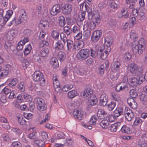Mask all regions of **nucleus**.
Listing matches in <instances>:
<instances>
[{
    "mask_svg": "<svg viewBox=\"0 0 147 147\" xmlns=\"http://www.w3.org/2000/svg\"><path fill=\"white\" fill-rule=\"evenodd\" d=\"M127 88V86L124 83L117 85L115 88V90L117 92L123 91Z\"/></svg>",
    "mask_w": 147,
    "mask_h": 147,
    "instance_id": "24",
    "label": "nucleus"
},
{
    "mask_svg": "<svg viewBox=\"0 0 147 147\" xmlns=\"http://www.w3.org/2000/svg\"><path fill=\"white\" fill-rule=\"evenodd\" d=\"M35 144L39 147H43L45 146V142L44 140H37L34 142Z\"/></svg>",
    "mask_w": 147,
    "mask_h": 147,
    "instance_id": "37",
    "label": "nucleus"
},
{
    "mask_svg": "<svg viewBox=\"0 0 147 147\" xmlns=\"http://www.w3.org/2000/svg\"><path fill=\"white\" fill-rule=\"evenodd\" d=\"M34 102L37 105V109L40 111H43L47 109V105L43 99L40 98H35L34 100Z\"/></svg>",
    "mask_w": 147,
    "mask_h": 147,
    "instance_id": "4",
    "label": "nucleus"
},
{
    "mask_svg": "<svg viewBox=\"0 0 147 147\" xmlns=\"http://www.w3.org/2000/svg\"><path fill=\"white\" fill-rule=\"evenodd\" d=\"M49 45V43L48 42L42 40L39 43V47H42L45 46H48Z\"/></svg>",
    "mask_w": 147,
    "mask_h": 147,
    "instance_id": "59",
    "label": "nucleus"
},
{
    "mask_svg": "<svg viewBox=\"0 0 147 147\" xmlns=\"http://www.w3.org/2000/svg\"><path fill=\"white\" fill-rule=\"evenodd\" d=\"M33 78L35 82L40 81V85L44 86L45 85V80L44 76L39 71H35L33 75Z\"/></svg>",
    "mask_w": 147,
    "mask_h": 147,
    "instance_id": "5",
    "label": "nucleus"
},
{
    "mask_svg": "<svg viewBox=\"0 0 147 147\" xmlns=\"http://www.w3.org/2000/svg\"><path fill=\"white\" fill-rule=\"evenodd\" d=\"M130 96L131 98H135L138 96V93L136 90L134 89H132L129 92Z\"/></svg>",
    "mask_w": 147,
    "mask_h": 147,
    "instance_id": "42",
    "label": "nucleus"
},
{
    "mask_svg": "<svg viewBox=\"0 0 147 147\" xmlns=\"http://www.w3.org/2000/svg\"><path fill=\"white\" fill-rule=\"evenodd\" d=\"M92 90L90 88H88L86 89L84 92L81 93V95L84 97L90 98L93 97V95L92 94Z\"/></svg>",
    "mask_w": 147,
    "mask_h": 147,
    "instance_id": "15",
    "label": "nucleus"
},
{
    "mask_svg": "<svg viewBox=\"0 0 147 147\" xmlns=\"http://www.w3.org/2000/svg\"><path fill=\"white\" fill-rule=\"evenodd\" d=\"M118 16L119 18H127L129 16L127 14V9L125 8H123L118 14Z\"/></svg>",
    "mask_w": 147,
    "mask_h": 147,
    "instance_id": "19",
    "label": "nucleus"
},
{
    "mask_svg": "<svg viewBox=\"0 0 147 147\" xmlns=\"http://www.w3.org/2000/svg\"><path fill=\"white\" fill-rule=\"evenodd\" d=\"M88 19L89 20L92 18L94 19L95 22L99 24L100 22V16L98 12L95 11L92 12L91 9H90L88 11Z\"/></svg>",
    "mask_w": 147,
    "mask_h": 147,
    "instance_id": "6",
    "label": "nucleus"
},
{
    "mask_svg": "<svg viewBox=\"0 0 147 147\" xmlns=\"http://www.w3.org/2000/svg\"><path fill=\"white\" fill-rule=\"evenodd\" d=\"M142 120L139 117H136L135 120L133 123V125L134 126H136L139 124L142 123Z\"/></svg>",
    "mask_w": 147,
    "mask_h": 147,
    "instance_id": "45",
    "label": "nucleus"
},
{
    "mask_svg": "<svg viewBox=\"0 0 147 147\" xmlns=\"http://www.w3.org/2000/svg\"><path fill=\"white\" fill-rule=\"evenodd\" d=\"M135 42H134L132 44V50L134 53H138L139 55L143 53L144 50L138 45L134 44Z\"/></svg>",
    "mask_w": 147,
    "mask_h": 147,
    "instance_id": "12",
    "label": "nucleus"
},
{
    "mask_svg": "<svg viewBox=\"0 0 147 147\" xmlns=\"http://www.w3.org/2000/svg\"><path fill=\"white\" fill-rule=\"evenodd\" d=\"M23 97L24 98L27 100V101H31L32 100V98L30 95L28 94H25L24 95Z\"/></svg>",
    "mask_w": 147,
    "mask_h": 147,
    "instance_id": "64",
    "label": "nucleus"
},
{
    "mask_svg": "<svg viewBox=\"0 0 147 147\" xmlns=\"http://www.w3.org/2000/svg\"><path fill=\"white\" fill-rule=\"evenodd\" d=\"M4 47L9 52H10L11 51H13L11 43L9 41H6L5 42L4 44Z\"/></svg>",
    "mask_w": 147,
    "mask_h": 147,
    "instance_id": "26",
    "label": "nucleus"
},
{
    "mask_svg": "<svg viewBox=\"0 0 147 147\" xmlns=\"http://www.w3.org/2000/svg\"><path fill=\"white\" fill-rule=\"evenodd\" d=\"M98 119L97 116H93L92 117L90 120L89 121V123L90 125H95L96 124V122Z\"/></svg>",
    "mask_w": 147,
    "mask_h": 147,
    "instance_id": "39",
    "label": "nucleus"
},
{
    "mask_svg": "<svg viewBox=\"0 0 147 147\" xmlns=\"http://www.w3.org/2000/svg\"><path fill=\"white\" fill-rule=\"evenodd\" d=\"M146 41L143 38H140L138 41V45L144 50L145 48V45Z\"/></svg>",
    "mask_w": 147,
    "mask_h": 147,
    "instance_id": "27",
    "label": "nucleus"
},
{
    "mask_svg": "<svg viewBox=\"0 0 147 147\" xmlns=\"http://www.w3.org/2000/svg\"><path fill=\"white\" fill-rule=\"evenodd\" d=\"M90 52V51L87 49H82L78 52L77 57L80 61L84 60L88 57Z\"/></svg>",
    "mask_w": 147,
    "mask_h": 147,
    "instance_id": "7",
    "label": "nucleus"
},
{
    "mask_svg": "<svg viewBox=\"0 0 147 147\" xmlns=\"http://www.w3.org/2000/svg\"><path fill=\"white\" fill-rule=\"evenodd\" d=\"M116 106V103L111 102L108 105V108L109 110L111 111L113 110Z\"/></svg>",
    "mask_w": 147,
    "mask_h": 147,
    "instance_id": "49",
    "label": "nucleus"
},
{
    "mask_svg": "<svg viewBox=\"0 0 147 147\" xmlns=\"http://www.w3.org/2000/svg\"><path fill=\"white\" fill-rule=\"evenodd\" d=\"M127 102L128 104L132 108L135 109L137 108V103L133 98H128Z\"/></svg>",
    "mask_w": 147,
    "mask_h": 147,
    "instance_id": "21",
    "label": "nucleus"
},
{
    "mask_svg": "<svg viewBox=\"0 0 147 147\" xmlns=\"http://www.w3.org/2000/svg\"><path fill=\"white\" fill-rule=\"evenodd\" d=\"M121 130L122 132L125 133L127 134H129L131 133L129 128L125 125L123 126Z\"/></svg>",
    "mask_w": 147,
    "mask_h": 147,
    "instance_id": "38",
    "label": "nucleus"
},
{
    "mask_svg": "<svg viewBox=\"0 0 147 147\" xmlns=\"http://www.w3.org/2000/svg\"><path fill=\"white\" fill-rule=\"evenodd\" d=\"M137 18L140 20H143L145 16H144V13L142 12H140L139 13V14H138L137 16Z\"/></svg>",
    "mask_w": 147,
    "mask_h": 147,
    "instance_id": "60",
    "label": "nucleus"
},
{
    "mask_svg": "<svg viewBox=\"0 0 147 147\" xmlns=\"http://www.w3.org/2000/svg\"><path fill=\"white\" fill-rule=\"evenodd\" d=\"M74 117L76 118L81 120L83 117V112L80 110H75L73 112Z\"/></svg>",
    "mask_w": 147,
    "mask_h": 147,
    "instance_id": "18",
    "label": "nucleus"
},
{
    "mask_svg": "<svg viewBox=\"0 0 147 147\" xmlns=\"http://www.w3.org/2000/svg\"><path fill=\"white\" fill-rule=\"evenodd\" d=\"M90 31L89 30H87L84 32L83 35L84 39L86 40L90 35Z\"/></svg>",
    "mask_w": 147,
    "mask_h": 147,
    "instance_id": "40",
    "label": "nucleus"
},
{
    "mask_svg": "<svg viewBox=\"0 0 147 147\" xmlns=\"http://www.w3.org/2000/svg\"><path fill=\"white\" fill-rule=\"evenodd\" d=\"M18 122L21 125H23L26 124V121L23 117H18Z\"/></svg>",
    "mask_w": 147,
    "mask_h": 147,
    "instance_id": "62",
    "label": "nucleus"
},
{
    "mask_svg": "<svg viewBox=\"0 0 147 147\" xmlns=\"http://www.w3.org/2000/svg\"><path fill=\"white\" fill-rule=\"evenodd\" d=\"M19 18L18 19L14 18L12 22H11V24H15L16 25L20 24L22 22H25L27 19V16L25 10L24 9H21L18 11Z\"/></svg>",
    "mask_w": 147,
    "mask_h": 147,
    "instance_id": "1",
    "label": "nucleus"
},
{
    "mask_svg": "<svg viewBox=\"0 0 147 147\" xmlns=\"http://www.w3.org/2000/svg\"><path fill=\"white\" fill-rule=\"evenodd\" d=\"M8 73V70H2L0 72V79H3L6 77L7 76Z\"/></svg>",
    "mask_w": 147,
    "mask_h": 147,
    "instance_id": "32",
    "label": "nucleus"
},
{
    "mask_svg": "<svg viewBox=\"0 0 147 147\" xmlns=\"http://www.w3.org/2000/svg\"><path fill=\"white\" fill-rule=\"evenodd\" d=\"M23 34L25 36H30L32 33V31L29 29H27L25 30L23 32Z\"/></svg>",
    "mask_w": 147,
    "mask_h": 147,
    "instance_id": "61",
    "label": "nucleus"
},
{
    "mask_svg": "<svg viewBox=\"0 0 147 147\" xmlns=\"http://www.w3.org/2000/svg\"><path fill=\"white\" fill-rule=\"evenodd\" d=\"M101 35L102 33L100 30H95L93 32L92 35V41L94 42H97L100 39Z\"/></svg>",
    "mask_w": 147,
    "mask_h": 147,
    "instance_id": "11",
    "label": "nucleus"
},
{
    "mask_svg": "<svg viewBox=\"0 0 147 147\" xmlns=\"http://www.w3.org/2000/svg\"><path fill=\"white\" fill-rule=\"evenodd\" d=\"M84 45V42L82 40H80L77 42L74 43L73 49L76 51H78L82 48Z\"/></svg>",
    "mask_w": 147,
    "mask_h": 147,
    "instance_id": "16",
    "label": "nucleus"
},
{
    "mask_svg": "<svg viewBox=\"0 0 147 147\" xmlns=\"http://www.w3.org/2000/svg\"><path fill=\"white\" fill-rule=\"evenodd\" d=\"M65 54L64 53L60 51L58 54V58L61 62L64 61L65 58Z\"/></svg>",
    "mask_w": 147,
    "mask_h": 147,
    "instance_id": "34",
    "label": "nucleus"
},
{
    "mask_svg": "<svg viewBox=\"0 0 147 147\" xmlns=\"http://www.w3.org/2000/svg\"><path fill=\"white\" fill-rule=\"evenodd\" d=\"M111 95L113 99L115 101L118 102L120 100V97L117 94L112 92Z\"/></svg>",
    "mask_w": 147,
    "mask_h": 147,
    "instance_id": "48",
    "label": "nucleus"
},
{
    "mask_svg": "<svg viewBox=\"0 0 147 147\" xmlns=\"http://www.w3.org/2000/svg\"><path fill=\"white\" fill-rule=\"evenodd\" d=\"M92 97H91L90 98H88V99L89 100L88 102L91 105H94L97 102V100L95 97L93 99H92Z\"/></svg>",
    "mask_w": 147,
    "mask_h": 147,
    "instance_id": "43",
    "label": "nucleus"
},
{
    "mask_svg": "<svg viewBox=\"0 0 147 147\" xmlns=\"http://www.w3.org/2000/svg\"><path fill=\"white\" fill-rule=\"evenodd\" d=\"M49 52V49L47 48H43L41 49L40 51V55L42 57L46 56Z\"/></svg>",
    "mask_w": 147,
    "mask_h": 147,
    "instance_id": "30",
    "label": "nucleus"
},
{
    "mask_svg": "<svg viewBox=\"0 0 147 147\" xmlns=\"http://www.w3.org/2000/svg\"><path fill=\"white\" fill-rule=\"evenodd\" d=\"M18 88L21 92L24 91L25 84L24 82H21L18 84Z\"/></svg>",
    "mask_w": 147,
    "mask_h": 147,
    "instance_id": "51",
    "label": "nucleus"
},
{
    "mask_svg": "<svg viewBox=\"0 0 147 147\" xmlns=\"http://www.w3.org/2000/svg\"><path fill=\"white\" fill-rule=\"evenodd\" d=\"M121 63L118 61H115L111 66L112 71L114 72L115 73L119 71Z\"/></svg>",
    "mask_w": 147,
    "mask_h": 147,
    "instance_id": "13",
    "label": "nucleus"
},
{
    "mask_svg": "<svg viewBox=\"0 0 147 147\" xmlns=\"http://www.w3.org/2000/svg\"><path fill=\"white\" fill-rule=\"evenodd\" d=\"M101 48L97 51V56L98 57L101 58L102 59H105L107 57L110 52L111 48L110 47H108L105 49L104 45L102 46Z\"/></svg>",
    "mask_w": 147,
    "mask_h": 147,
    "instance_id": "3",
    "label": "nucleus"
},
{
    "mask_svg": "<svg viewBox=\"0 0 147 147\" xmlns=\"http://www.w3.org/2000/svg\"><path fill=\"white\" fill-rule=\"evenodd\" d=\"M61 11L60 6L59 4L54 5L52 8L50 14L52 16H55L59 13Z\"/></svg>",
    "mask_w": 147,
    "mask_h": 147,
    "instance_id": "14",
    "label": "nucleus"
},
{
    "mask_svg": "<svg viewBox=\"0 0 147 147\" xmlns=\"http://www.w3.org/2000/svg\"><path fill=\"white\" fill-rule=\"evenodd\" d=\"M100 125L103 128L106 129L109 125V122L107 120H103L100 122Z\"/></svg>",
    "mask_w": 147,
    "mask_h": 147,
    "instance_id": "33",
    "label": "nucleus"
},
{
    "mask_svg": "<svg viewBox=\"0 0 147 147\" xmlns=\"http://www.w3.org/2000/svg\"><path fill=\"white\" fill-rule=\"evenodd\" d=\"M50 63L55 68L59 66L57 59L55 57L52 58L50 61Z\"/></svg>",
    "mask_w": 147,
    "mask_h": 147,
    "instance_id": "29",
    "label": "nucleus"
},
{
    "mask_svg": "<svg viewBox=\"0 0 147 147\" xmlns=\"http://www.w3.org/2000/svg\"><path fill=\"white\" fill-rule=\"evenodd\" d=\"M105 111L101 109H99L97 113V116L98 119H101L105 117V115H106Z\"/></svg>",
    "mask_w": 147,
    "mask_h": 147,
    "instance_id": "23",
    "label": "nucleus"
},
{
    "mask_svg": "<svg viewBox=\"0 0 147 147\" xmlns=\"http://www.w3.org/2000/svg\"><path fill=\"white\" fill-rule=\"evenodd\" d=\"M18 82L17 80L16 79H13L9 84V85L10 87L15 86Z\"/></svg>",
    "mask_w": 147,
    "mask_h": 147,
    "instance_id": "63",
    "label": "nucleus"
},
{
    "mask_svg": "<svg viewBox=\"0 0 147 147\" xmlns=\"http://www.w3.org/2000/svg\"><path fill=\"white\" fill-rule=\"evenodd\" d=\"M58 22L59 25L61 26H64L66 23L64 17L62 16L59 17Z\"/></svg>",
    "mask_w": 147,
    "mask_h": 147,
    "instance_id": "35",
    "label": "nucleus"
},
{
    "mask_svg": "<svg viewBox=\"0 0 147 147\" xmlns=\"http://www.w3.org/2000/svg\"><path fill=\"white\" fill-rule=\"evenodd\" d=\"M124 114L126 119L129 121H131L134 117L133 112L127 107L125 108L124 110Z\"/></svg>",
    "mask_w": 147,
    "mask_h": 147,
    "instance_id": "9",
    "label": "nucleus"
},
{
    "mask_svg": "<svg viewBox=\"0 0 147 147\" xmlns=\"http://www.w3.org/2000/svg\"><path fill=\"white\" fill-rule=\"evenodd\" d=\"M98 73L100 75L103 74L105 71V65L104 64L101 65L98 68Z\"/></svg>",
    "mask_w": 147,
    "mask_h": 147,
    "instance_id": "47",
    "label": "nucleus"
},
{
    "mask_svg": "<svg viewBox=\"0 0 147 147\" xmlns=\"http://www.w3.org/2000/svg\"><path fill=\"white\" fill-rule=\"evenodd\" d=\"M114 115L116 117H118L121 115L124 114V111L122 108L118 107L114 112Z\"/></svg>",
    "mask_w": 147,
    "mask_h": 147,
    "instance_id": "22",
    "label": "nucleus"
},
{
    "mask_svg": "<svg viewBox=\"0 0 147 147\" xmlns=\"http://www.w3.org/2000/svg\"><path fill=\"white\" fill-rule=\"evenodd\" d=\"M51 34L52 37L55 39H57L59 35V32L55 30L53 31L52 32Z\"/></svg>",
    "mask_w": 147,
    "mask_h": 147,
    "instance_id": "54",
    "label": "nucleus"
},
{
    "mask_svg": "<svg viewBox=\"0 0 147 147\" xmlns=\"http://www.w3.org/2000/svg\"><path fill=\"white\" fill-rule=\"evenodd\" d=\"M61 39L65 44L67 42V49L70 51L73 48L74 43L73 41L69 39H67L65 35L63 33H61L60 34Z\"/></svg>",
    "mask_w": 147,
    "mask_h": 147,
    "instance_id": "8",
    "label": "nucleus"
},
{
    "mask_svg": "<svg viewBox=\"0 0 147 147\" xmlns=\"http://www.w3.org/2000/svg\"><path fill=\"white\" fill-rule=\"evenodd\" d=\"M128 44H125V42H123L121 45L120 48L121 50L123 51H126L128 49Z\"/></svg>",
    "mask_w": 147,
    "mask_h": 147,
    "instance_id": "52",
    "label": "nucleus"
},
{
    "mask_svg": "<svg viewBox=\"0 0 147 147\" xmlns=\"http://www.w3.org/2000/svg\"><path fill=\"white\" fill-rule=\"evenodd\" d=\"M32 49V47L30 44L28 45L25 48L24 51V53L25 55H28L31 51Z\"/></svg>",
    "mask_w": 147,
    "mask_h": 147,
    "instance_id": "41",
    "label": "nucleus"
},
{
    "mask_svg": "<svg viewBox=\"0 0 147 147\" xmlns=\"http://www.w3.org/2000/svg\"><path fill=\"white\" fill-rule=\"evenodd\" d=\"M139 75V76L137 77L138 79V84H141L142 82L146 80V77L144 75L142 74V73L138 74Z\"/></svg>",
    "mask_w": 147,
    "mask_h": 147,
    "instance_id": "36",
    "label": "nucleus"
},
{
    "mask_svg": "<svg viewBox=\"0 0 147 147\" xmlns=\"http://www.w3.org/2000/svg\"><path fill=\"white\" fill-rule=\"evenodd\" d=\"M39 25L41 27H43L45 28L46 26H48L49 23L47 21L45 20H41L40 22Z\"/></svg>",
    "mask_w": 147,
    "mask_h": 147,
    "instance_id": "55",
    "label": "nucleus"
},
{
    "mask_svg": "<svg viewBox=\"0 0 147 147\" xmlns=\"http://www.w3.org/2000/svg\"><path fill=\"white\" fill-rule=\"evenodd\" d=\"M40 135L43 139H46L48 138V135L46 132L45 131H42L40 132Z\"/></svg>",
    "mask_w": 147,
    "mask_h": 147,
    "instance_id": "57",
    "label": "nucleus"
},
{
    "mask_svg": "<svg viewBox=\"0 0 147 147\" xmlns=\"http://www.w3.org/2000/svg\"><path fill=\"white\" fill-rule=\"evenodd\" d=\"M61 9L62 13L66 15L69 14L72 11V5L69 3L65 4L62 6Z\"/></svg>",
    "mask_w": 147,
    "mask_h": 147,
    "instance_id": "10",
    "label": "nucleus"
},
{
    "mask_svg": "<svg viewBox=\"0 0 147 147\" xmlns=\"http://www.w3.org/2000/svg\"><path fill=\"white\" fill-rule=\"evenodd\" d=\"M131 84H133L134 85L136 86L138 84V79L137 78H132L130 81Z\"/></svg>",
    "mask_w": 147,
    "mask_h": 147,
    "instance_id": "58",
    "label": "nucleus"
},
{
    "mask_svg": "<svg viewBox=\"0 0 147 147\" xmlns=\"http://www.w3.org/2000/svg\"><path fill=\"white\" fill-rule=\"evenodd\" d=\"M128 71L134 75H138V74L142 73L143 68L142 67L138 66L134 63H131L128 65Z\"/></svg>",
    "mask_w": 147,
    "mask_h": 147,
    "instance_id": "2",
    "label": "nucleus"
},
{
    "mask_svg": "<svg viewBox=\"0 0 147 147\" xmlns=\"http://www.w3.org/2000/svg\"><path fill=\"white\" fill-rule=\"evenodd\" d=\"M85 13L84 11H81L78 13V17L80 21L83 20L85 18Z\"/></svg>",
    "mask_w": 147,
    "mask_h": 147,
    "instance_id": "44",
    "label": "nucleus"
},
{
    "mask_svg": "<svg viewBox=\"0 0 147 147\" xmlns=\"http://www.w3.org/2000/svg\"><path fill=\"white\" fill-rule=\"evenodd\" d=\"M63 44L60 41H58L57 43L55 48L56 49L62 50L63 49Z\"/></svg>",
    "mask_w": 147,
    "mask_h": 147,
    "instance_id": "50",
    "label": "nucleus"
},
{
    "mask_svg": "<svg viewBox=\"0 0 147 147\" xmlns=\"http://www.w3.org/2000/svg\"><path fill=\"white\" fill-rule=\"evenodd\" d=\"M13 13V12L11 10H8L5 17L4 18L3 22L5 23L7 22Z\"/></svg>",
    "mask_w": 147,
    "mask_h": 147,
    "instance_id": "28",
    "label": "nucleus"
},
{
    "mask_svg": "<svg viewBox=\"0 0 147 147\" xmlns=\"http://www.w3.org/2000/svg\"><path fill=\"white\" fill-rule=\"evenodd\" d=\"M63 31L67 35H69L70 34L71 30L69 27L66 26L64 27Z\"/></svg>",
    "mask_w": 147,
    "mask_h": 147,
    "instance_id": "53",
    "label": "nucleus"
},
{
    "mask_svg": "<svg viewBox=\"0 0 147 147\" xmlns=\"http://www.w3.org/2000/svg\"><path fill=\"white\" fill-rule=\"evenodd\" d=\"M87 23L91 30H93L95 28L96 25L94 22H88Z\"/></svg>",
    "mask_w": 147,
    "mask_h": 147,
    "instance_id": "56",
    "label": "nucleus"
},
{
    "mask_svg": "<svg viewBox=\"0 0 147 147\" xmlns=\"http://www.w3.org/2000/svg\"><path fill=\"white\" fill-rule=\"evenodd\" d=\"M76 94V92L75 90H72L68 93V97L70 98H73L75 96Z\"/></svg>",
    "mask_w": 147,
    "mask_h": 147,
    "instance_id": "46",
    "label": "nucleus"
},
{
    "mask_svg": "<svg viewBox=\"0 0 147 147\" xmlns=\"http://www.w3.org/2000/svg\"><path fill=\"white\" fill-rule=\"evenodd\" d=\"M113 42L112 38L110 36H107L105 38V44L107 47H109Z\"/></svg>",
    "mask_w": 147,
    "mask_h": 147,
    "instance_id": "31",
    "label": "nucleus"
},
{
    "mask_svg": "<svg viewBox=\"0 0 147 147\" xmlns=\"http://www.w3.org/2000/svg\"><path fill=\"white\" fill-rule=\"evenodd\" d=\"M107 96L105 93H102L100 98V105L103 106H106L107 102Z\"/></svg>",
    "mask_w": 147,
    "mask_h": 147,
    "instance_id": "17",
    "label": "nucleus"
},
{
    "mask_svg": "<svg viewBox=\"0 0 147 147\" xmlns=\"http://www.w3.org/2000/svg\"><path fill=\"white\" fill-rule=\"evenodd\" d=\"M16 35V31L14 30H11L8 32L7 35V39L11 41L14 38Z\"/></svg>",
    "mask_w": 147,
    "mask_h": 147,
    "instance_id": "20",
    "label": "nucleus"
},
{
    "mask_svg": "<svg viewBox=\"0 0 147 147\" xmlns=\"http://www.w3.org/2000/svg\"><path fill=\"white\" fill-rule=\"evenodd\" d=\"M121 125V123L119 122H117L112 124L110 127V130L112 132H115L117 129L119 128Z\"/></svg>",
    "mask_w": 147,
    "mask_h": 147,
    "instance_id": "25",
    "label": "nucleus"
}]
</instances>
